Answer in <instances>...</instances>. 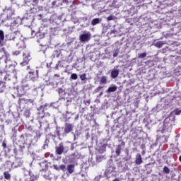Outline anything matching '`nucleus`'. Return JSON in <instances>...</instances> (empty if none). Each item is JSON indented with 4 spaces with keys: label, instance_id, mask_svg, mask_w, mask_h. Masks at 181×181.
I'll list each match as a JSON object with an SVG mask.
<instances>
[{
    "label": "nucleus",
    "instance_id": "21",
    "mask_svg": "<svg viewBox=\"0 0 181 181\" xmlns=\"http://www.w3.org/2000/svg\"><path fill=\"white\" fill-rule=\"evenodd\" d=\"M23 62L21 63V66H27L30 62V54L28 52H24L23 54Z\"/></svg>",
    "mask_w": 181,
    "mask_h": 181
},
{
    "label": "nucleus",
    "instance_id": "6",
    "mask_svg": "<svg viewBox=\"0 0 181 181\" xmlns=\"http://www.w3.org/2000/svg\"><path fill=\"white\" fill-rule=\"evenodd\" d=\"M21 119L18 112H11L5 120V124L10 128H13L15 125H21Z\"/></svg>",
    "mask_w": 181,
    "mask_h": 181
},
{
    "label": "nucleus",
    "instance_id": "54",
    "mask_svg": "<svg viewBox=\"0 0 181 181\" xmlns=\"http://www.w3.org/2000/svg\"><path fill=\"white\" fill-rule=\"evenodd\" d=\"M27 153L28 155H30V156L33 157V159H35L36 158V153H35V152H33V151H35V149L33 148V146H32V149L30 151H29V148L27 147Z\"/></svg>",
    "mask_w": 181,
    "mask_h": 181
},
{
    "label": "nucleus",
    "instance_id": "57",
    "mask_svg": "<svg viewBox=\"0 0 181 181\" xmlns=\"http://www.w3.org/2000/svg\"><path fill=\"white\" fill-rule=\"evenodd\" d=\"M166 42H165V41H158L155 42L154 46H156V47H158V49H160V47H162V46H163V45H165Z\"/></svg>",
    "mask_w": 181,
    "mask_h": 181
},
{
    "label": "nucleus",
    "instance_id": "15",
    "mask_svg": "<svg viewBox=\"0 0 181 181\" xmlns=\"http://www.w3.org/2000/svg\"><path fill=\"white\" fill-rule=\"evenodd\" d=\"M75 127L76 126L74 125V124L65 122L64 127H62V129H64V135L71 134L73 131H74Z\"/></svg>",
    "mask_w": 181,
    "mask_h": 181
},
{
    "label": "nucleus",
    "instance_id": "14",
    "mask_svg": "<svg viewBox=\"0 0 181 181\" xmlns=\"http://www.w3.org/2000/svg\"><path fill=\"white\" fill-rule=\"evenodd\" d=\"M91 40V33L90 31H83L79 36V40L81 43H88Z\"/></svg>",
    "mask_w": 181,
    "mask_h": 181
},
{
    "label": "nucleus",
    "instance_id": "29",
    "mask_svg": "<svg viewBox=\"0 0 181 181\" xmlns=\"http://www.w3.org/2000/svg\"><path fill=\"white\" fill-rule=\"evenodd\" d=\"M125 156L122 158V161L123 162H129L132 159V155L129 153V150L126 148L124 151Z\"/></svg>",
    "mask_w": 181,
    "mask_h": 181
},
{
    "label": "nucleus",
    "instance_id": "48",
    "mask_svg": "<svg viewBox=\"0 0 181 181\" xmlns=\"http://www.w3.org/2000/svg\"><path fill=\"white\" fill-rule=\"evenodd\" d=\"M62 6V0H54L52 2V8H59Z\"/></svg>",
    "mask_w": 181,
    "mask_h": 181
},
{
    "label": "nucleus",
    "instance_id": "34",
    "mask_svg": "<svg viewBox=\"0 0 181 181\" xmlns=\"http://www.w3.org/2000/svg\"><path fill=\"white\" fill-rule=\"evenodd\" d=\"M6 43L5 42V34L4 30H0V47L5 46Z\"/></svg>",
    "mask_w": 181,
    "mask_h": 181
},
{
    "label": "nucleus",
    "instance_id": "35",
    "mask_svg": "<svg viewBox=\"0 0 181 181\" xmlns=\"http://www.w3.org/2000/svg\"><path fill=\"white\" fill-rule=\"evenodd\" d=\"M53 169L55 170H62V172H66L67 168H66V165L62 164L61 165H52Z\"/></svg>",
    "mask_w": 181,
    "mask_h": 181
},
{
    "label": "nucleus",
    "instance_id": "49",
    "mask_svg": "<svg viewBox=\"0 0 181 181\" xmlns=\"http://www.w3.org/2000/svg\"><path fill=\"white\" fill-rule=\"evenodd\" d=\"M79 78L81 80L83 84H86L88 80L86 74H79Z\"/></svg>",
    "mask_w": 181,
    "mask_h": 181
},
{
    "label": "nucleus",
    "instance_id": "62",
    "mask_svg": "<svg viewBox=\"0 0 181 181\" xmlns=\"http://www.w3.org/2000/svg\"><path fill=\"white\" fill-rule=\"evenodd\" d=\"M66 62L67 63H71V62H73V55H71V52H70L69 54L66 58Z\"/></svg>",
    "mask_w": 181,
    "mask_h": 181
},
{
    "label": "nucleus",
    "instance_id": "39",
    "mask_svg": "<svg viewBox=\"0 0 181 181\" xmlns=\"http://www.w3.org/2000/svg\"><path fill=\"white\" fill-rule=\"evenodd\" d=\"M167 158L166 163H169V162H175V155L172 153V152H167Z\"/></svg>",
    "mask_w": 181,
    "mask_h": 181
},
{
    "label": "nucleus",
    "instance_id": "60",
    "mask_svg": "<svg viewBox=\"0 0 181 181\" xmlns=\"http://www.w3.org/2000/svg\"><path fill=\"white\" fill-rule=\"evenodd\" d=\"M24 117L26 118L30 117V109H25L23 113Z\"/></svg>",
    "mask_w": 181,
    "mask_h": 181
},
{
    "label": "nucleus",
    "instance_id": "32",
    "mask_svg": "<svg viewBox=\"0 0 181 181\" xmlns=\"http://www.w3.org/2000/svg\"><path fill=\"white\" fill-rule=\"evenodd\" d=\"M103 22V18H92L90 21L91 26H97V25H100Z\"/></svg>",
    "mask_w": 181,
    "mask_h": 181
},
{
    "label": "nucleus",
    "instance_id": "37",
    "mask_svg": "<svg viewBox=\"0 0 181 181\" xmlns=\"http://www.w3.org/2000/svg\"><path fill=\"white\" fill-rule=\"evenodd\" d=\"M174 121L175 116L170 115L164 119L163 124L172 125V122H173Z\"/></svg>",
    "mask_w": 181,
    "mask_h": 181
},
{
    "label": "nucleus",
    "instance_id": "28",
    "mask_svg": "<svg viewBox=\"0 0 181 181\" xmlns=\"http://www.w3.org/2000/svg\"><path fill=\"white\" fill-rule=\"evenodd\" d=\"M103 88H104V86H99L93 91V94H97L99 93V94L97 95V98H101V97H103V95L104 94Z\"/></svg>",
    "mask_w": 181,
    "mask_h": 181
},
{
    "label": "nucleus",
    "instance_id": "9",
    "mask_svg": "<svg viewBox=\"0 0 181 181\" xmlns=\"http://www.w3.org/2000/svg\"><path fill=\"white\" fill-rule=\"evenodd\" d=\"M117 169V165L114 163V160L112 159H110L107 163V168L103 173V175L107 177L108 175H111L112 172H114Z\"/></svg>",
    "mask_w": 181,
    "mask_h": 181
},
{
    "label": "nucleus",
    "instance_id": "53",
    "mask_svg": "<svg viewBox=\"0 0 181 181\" xmlns=\"http://www.w3.org/2000/svg\"><path fill=\"white\" fill-rule=\"evenodd\" d=\"M36 36L39 39H43V37H46V36H47V33H46V32H38V33H36Z\"/></svg>",
    "mask_w": 181,
    "mask_h": 181
},
{
    "label": "nucleus",
    "instance_id": "50",
    "mask_svg": "<svg viewBox=\"0 0 181 181\" xmlns=\"http://www.w3.org/2000/svg\"><path fill=\"white\" fill-rule=\"evenodd\" d=\"M66 173H69V175H71L74 172V164H70L67 165L66 168Z\"/></svg>",
    "mask_w": 181,
    "mask_h": 181
},
{
    "label": "nucleus",
    "instance_id": "44",
    "mask_svg": "<svg viewBox=\"0 0 181 181\" xmlns=\"http://www.w3.org/2000/svg\"><path fill=\"white\" fill-rule=\"evenodd\" d=\"M108 146L107 144H104L99 147L98 149V153H104L107 151V147Z\"/></svg>",
    "mask_w": 181,
    "mask_h": 181
},
{
    "label": "nucleus",
    "instance_id": "56",
    "mask_svg": "<svg viewBox=\"0 0 181 181\" xmlns=\"http://www.w3.org/2000/svg\"><path fill=\"white\" fill-rule=\"evenodd\" d=\"M74 135V141H77L78 138H80V135H81V133L78 132V130H76L75 132L72 133Z\"/></svg>",
    "mask_w": 181,
    "mask_h": 181
},
{
    "label": "nucleus",
    "instance_id": "63",
    "mask_svg": "<svg viewBox=\"0 0 181 181\" xmlns=\"http://www.w3.org/2000/svg\"><path fill=\"white\" fill-rule=\"evenodd\" d=\"M148 54L146 52L139 53L137 55L138 59H145Z\"/></svg>",
    "mask_w": 181,
    "mask_h": 181
},
{
    "label": "nucleus",
    "instance_id": "30",
    "mask_svg": "<svg viewBox=\"0 0 181 181\" xmlns=\"http://www.w3.org/2000/svg\"><path fill=\"white\" fill-rule=\"evenodd\" d=\"M76 113H73L69 110H66L65 114L62 115L63 118L64 119L65 122H69L70 119H71V115H74Z\"/></svg>",
    "mask_w": 181,
    "mask_h": 181
},
{
    "label": "nucleus",
    "instance_id": "12",
    "mask_svg": "<svg viewBox=\"0 0 181 181\" xmlns=\"http://www.w3.org/2000/svg\"><path fill=\"white\" fill-rule=\"evenodd\" d=\"M121 33V27L119 25H113V28H111L110 31L107 33V37H115L117 35Z\"/></svg>",
    "mask_w": 181,
    "mask_h": 181
},
{
    "label": "nucleus",
    "instance_id": "55",
    "mask_svg": "<svg viewBox=\"0 0 181 181\" xmlns=\"http://www.w3.org/2000/svg\"><path fill=\"white\" fill-rule=\"evenodd\" d=\"M108 83V78L105 76H103L100 78V80L99 81V84H107Z\"/></svg>",
    "mask_w": 181,
    "mask_h": 181
},
{
    "label": "nucleus",
    "instance_id": "13",
    "mask_svg": "<svg viewBox=\"0 0 181 181\" xmlns=\"http://www.w3.org/2000/svg\"><path fill=\"white\" fill-rule=\"evenodd\" d=\"M22 23L25 25H32L35 21V16L32 13H26L23 18H21Z\"/></svg>",
    "mask_w": 181,
    "mask_h": 181
},
{
    "label": "nucleus",
    "instance_id": "25",
    "mask_svg": "<svg viewBox=\"0 0 181 181\" xmlns=\"http://www.w3.org/2000/svg\"><path fill=\"white\" fill-rule=\"evenodd\" d=\"M127 123V118H125V116H120L116 119L114 120V124H118L119 126L121 127L125 125Z\"/></svg>",
    "mask_w": 181,
    "mask_h": 181
},
{
    "label": "nucleus",
    "instance_id": "16",
    "mask_svg": "<svg viewBox=\"0 0 181 181\" xmlns=\"http://www.w3.org/2000/svg\"><path fill=\"white\" fill-rule=\"evenodd\" d=\"M124 149H125V143L124 141H121V143L116 146L114 157L117 158V156H120L121 153Z\"/></svg>",
    "mask_w": 181,
    "mask_h": 181
},
{
    "label": "nucleus",
    "instance_id": "52",
    "mask_svg": "<svg viewBox=\"0 0 181 181\" xmlns=\"http://www.w3.org/2000/svg\"><path fill=\"white\" fill-rule=\"evenodd\" d=\"M15 33L6 35L4 42H6V40H15Z\"/></svg>",
    "mask_w": 181,
    "mask_h": 181
},
{
    "label": "nucleus",
    "instance_id": "23",
    "mask_svg": "<svg viewBox=\"0 0 181 181\" xmlns=\"http://www.w3.org/2000/svg\"><path fill=\"white\" fill-rule=\"evenodd\" d=\"M127 163H124V161L121 160L117 163L118 170L119 172H127L129 170L128 165H127Z\"/></svg>",
    "mask_w": 181,
    "mask_h": 181
},
{
    "label": "nucleus",
    "instance_id": "33",
    "mask_svg": "<svg viewBox=\"0 0 181 181\" xmlns=\"http://www.w3.org/2000/svg\"><path fill=\"white\" fill-rule=\"evenodd\" d=\"M115 124L111 127V131L112 132V134H119V132H121V130L119 129V128H121V127L119 125H118V124L117 123H114Z\"/></svg>",
    "mask_w": 181,
    "mask_h": 181
},
{
    "label": "nucleus",
    "instance_id": "42",
    "mask_svg": "<svg viewBox=\"0 0 181 181\" xmlns=\"http://www.w3.org/2000/svg\"><path fill=\"white\" fill-rule=\"evenodd\" d=\"M144 168L146 170L147 175H151V173H152V168H153V164L152 163L146 164L144 165Z\"/></svg>",
    "mask_w": 181,
    "mask_h": 181
},
{
    "label": "nucleus",
    "instance_id": "47",
    "mask_svg": "<svg viewBox=\"0 0 181 181\" xmlns=\"http://www.w3.org/2000/svg\"><path fill=\"white\" fill-rule=\"evenodd\" d=\"M57 92L60 98H64V95H66V89L63 88H59Z\"/></svg>",
    "mask_w": 181,
    "mask_h": 181
},
{
    "label": "nucleus",
    "instance_id": "36",
    "mask_svg": "<svg viewBox=\"0 0 181 181\" xmlns=\"http://www.w3.org/2000/svg\"><path fill=\"white\" fill-rule=\"evenodd\" d=\"M19 127L20 125H14L11 127L12 132H13V141H16V134H18V131H19Z\"/></svg>",
    "mask_w": 181,
    "mask_h": 181
},
{
    "label": "nucleus",
    "instance_id": "41",
    "mask_svg": "<svg viewBox=\"0 0 181 181\" xmlns=\"http://www.w3.org/2000/svg\"><path fill=\"white\" fill-rule=\"evenodd\" d=\"M118 89V86H116L115 84H111L110 87L106 90V93H115V91Z\"/></svg>",
    "mask_w": 181,
    "mask_h": 181
},
{
    "label": "nucleus",
    "instance_id": "31",
    "mask_svg": "<svg viewBox=\"0 0 181 181\" xmlns=\"http://www.w3.org/2000/svg\"><path fill=\"white\" fill-rule=\"evenodd\" d=\"M118 68V66L115 67L110 73V77L111 78H117V77H118V76H119V69H117Z\"/></svg>",
    "mask_w": 181,
    "mask_h": 181
},
{
    "label": "nucleus",
    "instance_id": "26",
    "mask_svg": "<svg viewBox=\"0 0 181 181\" xmlns=\"http://www.w3.org/2000/svg\"><path fill=\"white\" fill-rule=\"evenodd\" d=\"M64 100L65 101V107L66 108V111H69L70 105H71V103H73V98H59V100L62 101Z\"/></svg>",
    "mask_w": 181,
    "mask_h": 181
},
{
    "label": "nucleus",
    "instance_id": "20",
    "mask_svg": "<svg viewBox=\"0 0 181 181\" xmlns=\"http://www.w3.org/2000/svg\"><path fill=\"white\" fill-rule=\"evenodd\" d=\"M158 132H161V134H165V132H168V131H170L172 129V124H159Z\"/></svg>",
    "mask_w": 181,
    "mask_h": 181
},
{
    "label": "nucleus",
    "instance_id": "7",
    "mask_svg": "<svg viewBox=\"0 0 181 181\" xmlns=\"http://www.w3.org/2000/svg\"><path fill=\"white\" fill-rule=\"evenodd\" d=\"M137 12L138 11L135 9V7L129 4L124 6L120 10V14L122 18H129L131 16H134V15H135V13Z\"/></svg>",
    "mask_w": 181,
    "mask_h": 181
},
{
    "label": "nucleus",
    "instance_id": "17",
    "mask_svg": "<svg viewBox=\"0 0 181 181\" xmlns=\"http://www.w3.org/2000/svg\"><path fill=\"white\" fill-rule=\"evenodd\" d=\"M18 103L19 105H22V104H27V105H29L30 107H33L35 101L33 99H26L25 98H21L18 99Z\"/></svg>",
    "mask_w": 181,
    "mask_h": 181
},
{
    "label": "nucleus",
    "instance_id": "2",
    "mask_svg": "<svg viewBox=\"0 0 181 181\" xmlns=\"http://www.w3.org/2000/svg\"><path fill=\"white\" fill-rule=\"evenodd\" d=\"M66 18L63 19V14L57 15L56 13L52 14L49 18V22L52 25H57V27L54 28V30L58 32H68L70 29V26L67 25V23H64Z\"/></svg>",
    "mask_w": 181,
    "mask_h": 181
},
{
    "label": "nucleus",
    "instance_id": "8",
    "mask_svg": "<svg viewBox=\"0 0 181 181\" xmlns=\"http://www.w3.org/2000/svg\"><path fill=\"white\" fill-rule=\"evenodd\" d=\"M6 81H11V75L5 71H0V93L6 91Z\"/></svg>",
    "mask_w": 181,
    "mask_h": 181
},
{
    "label": "nucleus",
    "instance_id": "59",
    "mask_svg": "<svg viewBox=\"0 0 181 181\" xmlns=\"http://www.w3.org/2000/svg\"><path fill=\"white\" fill-rule=\"evenodd\" d=\"M62 56V52L60 50H55L52 54V57H60Z\"/></svg>",
    "mask_w": 181,
    "mask_h": 181
},
{
    "label": "nucleus",
    "instance_id": "46",
    "mask_svg": "<svg viewBox=\"0 0 181 181\" xmlns=\"http://www.w3.org/2000/svg\"><path fill=\"white\" fill-rule=\"evenodd\" d=\"M40 168H42L41 170H49V164H47V162L42 161L39 163Z\"/></svg>",
    "mask_w": 181,
    "mask_h": 181
},
{
    "label": "nucleus",
    "instance_id": "38",
    "mask_svg": "<svg viewBox=\"0 0 181 181\" xmlns=\"http://www.w3.org/2000/svg\"><path fill=\"white\" fill-rule=\"evenodd\" d=\"M157 141L159 144H166L168 142V136L165 135H161L157 137Z\"/></svg>",
    "mask_w": 181,
    "mask_h": 181
},
{
    "label": "nucleus",
    "instance_id": "45",
    "mask_svg": "<svg viewBox=\"0 0 181 181\" xmlns=\"http://www.w3.org/2000/svg\"><path fill=\"white\" fill-rule=\"evenodd\" d=\"M144 160H142V156H141L140 153H137L136 155V158H135V163L136 165H141Z\"/></svg>",
    "mask_w": 181,
    "mask_h": 181
},
{
    "label": "nucleus",
    "instance_id": "27",
    "mask_svg": "<svg viewBox=\"0 0 181 181\" xmlns=\"http://www.w3.org/2000/svg\"><path fill=\"white\" fill-rule=\"evenodd\" d=\"M143 124H144V127L148 130L152 128V119H151L150 117L144 118L143 120Z\"/></svg>",
    "mask_w": 181,
    "mask_h": 181
},
{
    "label": "nucleus",
    "instance_id": "58",
    "mask_svg": "<svg viewBox=\"0 0 181 181\" xmlns=\"http://www.w3.org/2000/svg\"><path fill=\"white\" fill-rule=\"evenodd\" d=\"M70 4H72V0H61L62 6H63V5L69 6Z\"/></svg>",
    "mask_w": 181,
    "mask_h": 181
},
{
    "label": "nucleus",
    "instance_id": "24",
    "mask_svg": "<svg viewBox=\"0 0 181 181\" xmlns=\"http://www.w3.org/2000/svg\"><path fill=\"white\" fill-rule=\"evenodd\" d=\"M40 173H41V175L47 180H52V179H53V177H52V173H50L49 170H40Z\"/></svg>",
    "mask_w": 181,
    "mask_h": 181
},
{
    "label": "nucleus",
    "instance_id": "51",
    "mask_svg": "<svg viewBox=\"0 0 181 181\" xmlns=\"http://www.w3.org/2000/svg\"><path fill=\"white\" fill-rule=\"evenodd\" d=\"M28 175L30 176V181H35L39 179V175H34L32 172L29 171Z\"/></svg>",
    "mask_w": 181,
    "mask_h": 181
},
{
    "label": "nucleus",
    "instance_id": "4",
    "mask_svg": "<svg viewBox=\"0 0 181 181\" xmlns=\"http://www.w3.org/2000/svg\"><path fill=\"white\" fill-rule=\"evenodd\" d=\"M5 14H6V18L4 20H2L1 22L5 24L6 26H18L19 25H22V18L18 17L16 18H12V15H13V12L12 9L7 8L4 10Z\"/></svg>",
    "mask_w": 181,
    "mask_h": 181
},
{
    "label": "nucleus",
    "instance_id": "10",
    "mask_svg": "<svg viewBox=\"0 0 181 181\" xmlns=\"http://www.w3.org/2000/svg\"><path fill=\"white\" fill-rule=\"evenodd\" d=\"M78 159H80V154L77 150L69 156H65V160L68 163H74L77 161Z\"/></svg>",
    "mask_w": 181,
    "mask_h": 181
},
{
    "label": "nucleus",
    "instance_id": "1",
    "mask_svg": "<svg viewBox=\"0 0 181 181\" xmlns=\"http://www.w3.org/2000/svg\"><path fill=\"white\" fill-rule=\"evenodd\" d=\"M34 136L32 134L24 133L21 136V142L24 143V145H28V148L29 151L32 149V146H36L37 145V142L40 137L42 135V133L39 130H35Z\"/></svg>",
    "mask_w": 181,
    "mask_h": 181
},
{
    "label": "nucleus",
    "instance_id": "18",
    "mask_svg": "<svg viewBox=\"0 0 181 181\" xmlns=\"http://www.w3.org/2000/svg\"><path fill=\"white\" fill-rule=\"evenodd\" d=\"M69 149L64 151V146L63 145V142H60L58 146L55 147V152L57 155H62L63 153H67Z\"/></svg>",
    "mask_w": 181,
    "mask_h": 181
},
{
    "label": "nucleus",
    "instance_id": "43",
    "mask_svg": "<svg viewBox=\"0 0 181 181\" xmlns=\"http://www.w3.org/2000/svg\"><path fill=\"white\" fill-rule=\"evenodd\" d=\"M96 163H100V162H103V160H105L107 158H105V155L103 154H98L96 156Z\"/></svg>",
    "mask_w": 181,
    "mask_h": 181
},
{
    "label": "nucleus",
    "instance_id": "3",
    "mask_svg": "<svg viewBox=\"0 0 181 181\" xmlns=\"http://www.w3.org/2000/svg\"><path fill=\"white\" fill-rule=\"evenodd\" d=\"M21 141V136H19L18 139H16V145H17V146L15 145H8L4 150L5 152L6 153H11L13 151L16 156L23 155V151H25L26 147L25 146L24 143H22Z\"/></svg>",
    "mask_w": 181,
    "mask_h": 181
},
{
    "label": "nucleus",
    "instance_id": "61",
    "mask_svg": "<svg viewBox=\"0 0 181 181\" xmlns=\"http://www.w3.org/2000/svg\"><path fill=\"white\" fill-rule=\"evenodd\" d=\"M49 107H52V108L57 110L59 108V102L51 103Z\"/></svg>",
    "mask_w": 181,
    "mask_h": 181
},
{
    "label": "nucleus",
    "instance_id": "19",
    "mask_svg": "<svg viewBox=\"0 0 181 181\" xmlns=\"http://www.w3.org/2000/svg\"><path fill=\"white\" fill-rule=\"evenodd\" d=\"M28 74L32 81H37V79L39 78L38 70L34 71L33 69H31L30 71H28Z\"/></svg>",
    "mask_w": 181,
    "mask_h": 181
},
{
    "label": "nucleus",
    "instance_id": "40",
    "mask_svg": "<svg viewBox=\"0 0 181 181\" xmlns=\"http://www.w3.org/2000/svg\"><path fill=\"white\" fill-rule=\"evenodd\" d=\"M136 138H138V133L135 131H131L129 135V139H130V141H135Z\"/></svg>",
    "mask_w": 181,
    "mask_h": 181
},
{
    "label": "nucleus",
    "instance_id": "5",
    "mask_svg": "<svg viewBox=\"0 0 181 181\" xmlns=\"http://www.w3.org/2000/svg\"><path fill=\"white\" fill-rule=\"evenodd\" d=\"M43 1L45 0H24V4L27 6H33L30 8V11L31 13H36V12H42L45 9Z\"/></svg>",
    "mask_w": 181,
    "mask_h": 181
},
{
    "label": "nucleus",
    "instance_id": "11",
    "mask_svg": "<svg viewBox=\"0 0 181 181\" xmlns=\"http://www.w3.org/2000/svg\"><path fill=\"white\" fill-rule=\"evenodd\" d=\"M12 91L13 93H14V95L12 94V97L13 98H16V97H18V98L23 97V95L26 94L25 89H23V88H21V86L13 87L12 88Z\"/></svg>",
    "mask_w": 181,
    "mask_h": 181
},
{
    "label": "nucleus",
    "instance_id": "64",
    "mask_svg": "<svg viewBox=\"0 0 181 181\" xmlns=\"http://www.w3.org/2000/svg\"><path fill=\"white\" fill-rule=\"evenodd\" d=\"M54 134L60 139V127H57Z\"/></svg>",
    "mask_w": 181,
    "mask_h": 181
},
{
    "label": "nucleus",
    "instance_id": "22",
    "mask_svg": "<svg viewBox=\"0 0 181 181\" xmlns=\"http://www.w3.org/2000/svg\"><path fill=\"white\" fill-rule=\"evenodd\" d=\"M94 16H88V17H82L81 20L83 24L81 25V28H88L90 26V19L93 18Z\"/></svg>",
    "mask_w": 181,
    "mask_h": 181
}]
</instances>
